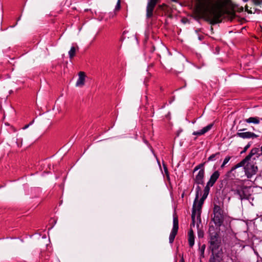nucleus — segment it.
<instances>
[{
    "label": "nucleus",
    "mask_w": 262,
    "mask_h": 262,
    "mask_svg": "<svg viewBox=\"0 0 262 262\" xmlns=\"http://www.w3.org/2000/svg\"><path fill=\"white\" fill-rule=\"evenodd\" d=\"M197 13L205 20L214 25L220 22V18L227 13L230 0H195Z\"/></svg>",
    "instance_id": "obj_1"
},
{
    "label": "nucleus",
    "mask_w": 262,
    "mask_h": 262,
    "mask_svg": "<svg viewBox=\"0 0 262 262\" xmlns=\"http://www.w3.org/2000/svg\"><path fill=\"white\" fill-rule=\"evenodd\" d=\"M255 161L254 158L246 160L245 157L240 162L233 166L229 173H231L237 168L243 167L246 177L248 179L251 178L256 173L258 170V167Z\"/></svg>",
    "instance_id": "obj_2"
},
{
    "label": "nucleus",
    "mask_w": 262,
    "mask_h": 262,
    "mask_svg": "<svg viewBox=\"0 0 262 262\" xmlns=\"http://www.w3.org/2000/svg\"><path fill=\"white\" fill-rule=\"evenodd\" d=\"M201 187L199 186H198L196 188L195 198L193 202L191 214V219L192 222V224L193 226H194L195 224V217H196L197 219H199L200 220L202 205L205 200L207 198L209 194V193L207 192L206 191H204L202 198L199 200V193L201 192Z\"/></svg>",
    "instance_id": "obj_3"
},
{
    "label": "nucleus",
    "mask_w": 262,
    "mask_h": 262,
    "mask_svg": "<svg viewBox=\"0 0 262 262\" xmlns=\"http://www.w3.org/2000/svg\"><path fill=\"white\" fill-rule=\"evenodd\" d=\"M222 202L214 203L213 213V217L212 221L216 226L220 227L224 221L223 210L221 208Z\"/></svg>",
    "instance_id": "obj_4"
},
{
    "label": "nucleus",
    "mask_w": 262,
    "mask_h": 262,
    "mask_svg": "<svg viewBox=\"0 0 262 262\" xmlns=\"http://www.w3.org/2000/svg\"><path fill=\"white\" fill-rule=\"evenodd\" d=\"M246 189H247V187L243 183L235 181L232 184L231 190L234 192V194L238 196L239 200H243L248 198L245 192Z\"/></svg>",
    "instance_id": "obj_5"
},
{
    "label": "nucleus",
    "mask_w": 262,
    "mask_h": 262,
    "mask_svg": "<svg viewBox=\"0 0 262 262\" xmlns=\"http://www.w3.org/2000/svg\"><path fill=\"white\" fill-rule=\"evenodd\" d=\"M209 248L212 252L215 253L221 246V241L220 238L219 234L216 232H211L210 230L209 232Z\"/></svg>",
    "instance_id": "obj_6"
},
{
    "label": "nucleus",
    "mask_w": 262,
    "mask_h": 262,
    "mask_svg": "<svg viewBox=\"0 0 262 262\" xmlns=\"http://www.w3.org/2000/svg\"><path fill=\"white\" fill-rule=\"evenodd\" d=\"M220 176V172L218 170L214 171L210 176L209 180L207 182L204 191L209 193L210 187H212Z\"/></svg>",
    "instance_id": "obj_7"
},
{
    "label": "nucleus",
    "mask_w": 262,
    "mask_h": 262,
    "mask_svg": "<svg viewBox=\"0 0 262 262\" xmlns=\"http://www.w3.org/2000/svg\"><path fill=\"white\" fill-rule=\"evenodd\" d=\"M179 229V220L178 217L177 215H173V226L172 230L170 232L169 237V243L172 244L176 237V236L177 234L178 231Z\"/></svg>",
    "instance_id": "obj_8"
},
{
    "label": "nucleus",
    "mask_w": 262,
    "mask_h": 262,
    "mask_svg": "<svg viewBox=\"0 0 262 262\" xmlns=\"http://www.w3.org/2000/svg\"><path fill=\"white\" fill-rule=\"evenodd\" d=\"M246 128L238 130V132L236 133V136L243 139H255L258 137V135L255 133L251 132H240L242 131L246 130Z\"/></svg>",
    "instance_id": "obj_9"
},
{
    "label": "nucleus",
    "mask_w": 262,
    "mask_h": 262,
    "mask_svg": "<svg viewBox=\"0 0 262 262\" xmlns=\"http://www.w3.org/2000/svg\"><path fill=\"white\" fill-rule=\"evenodd\" d=\"M159 0H149L146 6V17L150 18L153 15V11Z\"/></svg>",
    "instance_id": "obj_10"
},
{
    "label": "nucleus",
    "mask_w": 262,
    "mask_h": 262,
    "mask_svg": "<svg viewBox=\"0 0 262 262\" xmlns=\"http://www.w3.org/2000/svg\"><path fill=\"white\" fill-rule=\"evenodd\" d=\"M204 176H205V170L202 169L199 170L198 174L195 176L194 178L195 183L198 185H204Z\"/></svg>",
    "instance_id": "obj_11"
},
{
    "label": "nucleus",
    "mask_w": 262,
    "mask_h": 262,
    "mask_svg": "<svg viewBox=\"0 0 262 262\" xmlns=\"http://www.w3.org/2000/svg\"><path fill=\"white\" fill-rule=\"evenodd\" d=\"M85 74L84 72H80L78 73V78L76 83V86L81 87L84 85L85 83Z\"/></svg>",
    "instance_id": "obj_12"
},
{
    "label": "nucleus",
    "mask_w": 262,
    "mask_h": 262,
    "mask_svg": "<svg viewBox=\"0 0 262 262\" xmlns=\"http://www.w3.org/2000/svg\"><path fill=\"white\" fill-rule=\"evenodd\" d=\"M213 126V123L209 124L207 126L203 127L202 129L198 130V131L194 132L192 133V134L193 135H195V136L203 135L205 134V133H206L207 132H208L209 130H210L212 128Z\"/></svg>",
    "instance_id": "obj_13"
},
{
    "label": "nucleus",
    "mask_w": 262,
    "mask_h": 262,
    "mask_svg": "<svg viewBox=\"0 0 262 262\" xmlns=\"http://www.w3.org/2000/svg\"><path fill=\"white\" fill-rule=\"evenodd\" d=\"M260 121H262V118H259L258 117H250L248 118L244 119V121L247 123L249 124H258L260 123Z\"/></svg>",
    "instance_id": "obj_14"
},
{
    "label": "nucleus",
    "mask_w": 262,
    "mask_h": 262,
    "mask_svg": "<svg viewBox=\"0 0 262 262\" xmlns=\"http://www.w3.org/2000/svg\"><path fill=\"white\" fill-rule=\"evenodd\" d=\"M188 235L189 245L190 247H192L194 244V235L192 229L189 230Z\"/></svg>",
    "instance_id": "obj_15"
},
{
    "label": "nucleus",
    "mask_w": 262,
    "mask_h": 262,
    "mask_svg": "<svg viewBox=\"0 0 262 262\" xmlns=\"http://www.w3.org/2000/svg\"><path fill=\"white\" fill-rule=\"evenodd\" d=\"M219 255L218 253L212 252V254L209 258V262H220Z\"/></svg>",
    "instance_id": "obj_16"
},
{
    "label": "nucleus",
    "mask_w": 262,
    "mask_h": 262,
    "mask_svg": "<svg viewBox=\"0 0 262 262\" xmlns=\"http://www.w3.org/2000/svg\"><path fill=\"white\" fill-rule=\"evenodd\" d=\"M220 155V152H216L215 154L211 155L208 158L207 162L215 161L216 159L219 158Z\"/></svg>",
    "instance_id": "obj_17"
},
{
    "label": "nucleus",
    "mask_w": 262,
    "mask_h": 262,
    "mask_svg": "<svg viewBox=\"0 0 262 262\" xmlns=\"http://www.w3.org/2000/svg\"><path fill=\"white\" fill-rule=\"evenodd\" d=\"M76 48L75 47L72 46L71 47V49L69 51V55L70 58L72 59L75 56V53H76Z\"/></svg>",
    "instance_id": "obj_18"
},
{
    "label": "nucleus",
    "mask_w": 262,
    "mask_h": 262,
    "mask_svg": "<svg viewBox=\"0 0 262 262\" xmlns=\"http://www.w3.org/2000/svg\"><path fill=\"white\" fill-rule=\"evenodd\" d=\"M206 162H204L202 163H201V164H199V165H198L197 166H196L193 169V172H195L196 171L198 170H201L202 169H204V165H205Z\"/></svg>",
    "instance_id": "obj_19"
},
{
    "label": "nucleus",
    "mask_w": 262,
    "mask_h": 262,
    "mask_svg": "<svg viewBox=\"0 0 262 262\" xmlns=\"http://www.w3.org/2000/svg\"><path fill=\"white\" fill-rule=\"evenodd\" d=\"M121 0H118L116 5L115 8V11H118L121 8Z\"/></svg>",
    "instance_id": "obj_20"
},
{
    "label": "nucleus",
    "mask_w": 262,
    "mask_h": 262,
    "mask_svg": "<svg viewBox=\"0 0 262 262\" xmlns=\"http://www.w3.org/2000/svg\"><path fill=\"white\" fill-rule=\"evenodd\" d=\"M205 249V245H203L200 248L201 255V256L203 257H204Z\"/></svg>",
    "instance_id": "obj_21"
},
{
    "label": "nucleus",
    "mask_w": 262,
    "mask_h": 262,
    "mask_svg": "<svg viewBox=\"0 0 262 262\" xmlns=\"http://www.w3.org/2000/svg\"><path fill=\"white\" fill-rule=\"evenodd\" d=\"M250 146H251V143H250V142H249L248 143V144H247L245 146L244 150L241 152V154L245 152L247 150V149L250 147Z\"/></svg>",
    "instance_id": "obj_22"
},
{
    "label": "nucleus",
    "mask_w": 262,
    "mask_h": 262,
    "mask_svg": "<svg viewBox=\"0 0 262 262\" xmlns=\"http://www.w3.org/2000/svg\"><path fill=\"white\" fill-rule=\"evenodd\" d=\"M231 159V157L230 156H227L226 157V158L224 159V161H223V163L226 164L229 161V160Z\"/></svg>",
    "instance_id": "obj_23"
},
{
    "label": "nucleus",
    "mask_w": 262,
    "mask_h": 262,
    "mask_svg": "<svg viewBox=\"0 0 262 262\" xmlns=\"http://www.w3.org/2000/svg\"><path fill=\"white\" fill-rule=\"evenodd\" d=\"M155 50H156V48H155V45L152 43H151V49L149 51L151 53H153L155 51Z\"/></svg>",
    "instance_id": "obj_24"
},
{
    "label": "nucleus",
    "mask_w": 262,
    "mask_h": 262,
    "mask_svg": "<svg viewBox=\"0 0 262 262\" xmlns=\"http://www.w3.org/2000/svg\"><path fill=\"white\" fill-rule=\"evenodd\" d=\"M255 5H259L262 3V1L259 0H253Z\"/></svg>",
    "instance_id": "obj_25"
},
{
    "label": "nucleus",
    "mask_w": 262,
    "mask_h": 262,
    "mask_svg": "<svg viewBox=\"0 0 262 262\" xmlns=\"http://www.w3.org/2000/svg\"><path fill=\"white\" fill-rule=\"evenodd\" d=\"M164 168L165 172L166 173V174L168 175V172L167 168L166 167H164Z\"/></svg>",
    "instance_id": "obj_26"
},
{
    "label": "nucleus",
    "mask_w": 262,
    "mask_h": 262,
    "mask_svg": "<svg viewBox=\"0 0 262 262\" xmlns=\"http://www.w3.org/2000/svg\"><path fill=\"white\" fill-rule=\"evenodd\" d=\"M226 164L224 163H222V164L221 165V168H223L225 166Z\"/></svg>",
    "instance_id": "obj_27"
},
{
    "label": "nucleus",
    "mask_w": 262,
    "mask_h": 262,
    "mask_svg": "<svg viewBox=\"0 0 262 262\" xmlns=\"http://www.w3.org/2000/svg\"><path fill=\"white\" fill-rule=\"evenodd\" d=\"M29 126V124H28V125H26V126L24 127V129H26V128H27Z\"/></svg>",
    "instance_id": "obj_28"
},
{
    "label": "nucleus",
    "mask_w": 262,
    "mask_h": 262,
    "mask_svg": "<svg viewBox=\"0 0 262 262\" xmlns=\"http://www.w3.org/2000/svg\"><path fill=\"white\" fill-rule=\"evenodd\" d=\"M181 262H184V260L183 258L181 259Z\"/></svg>",
    "instance_id": "obj_29"
},
{
    "label": "nucleus",
    "mask_w": 262,
    "mask_h": 262,
    "mask_svg": "<svg viewBox=\"0 0 262 262\" xmlns=\"http://www.w3.org/2000/svg\"><path fill=\"white\" fill-rule=\"evenodd\" d=\"M247 12H248V13H252V12H251V11H249L248 10H247Z\"/></svg>",
    "instance_id": "obj_30"
},
{
    "label": "nucleus",
    "mask_w": 262,
    "mask_h": 262,
    "mask_svg": "<svg viewBox=\"0 0 262 262\" xmlns=\"http://www.w3.org/2000/svg\"><path fill=\"white\" fill-rule=\"evenodd\" d=\"M243 1H245V2H247V1H248V0H243Z\"/></svg>",
    "instance_id": "obj_31"
}]
</instances>
